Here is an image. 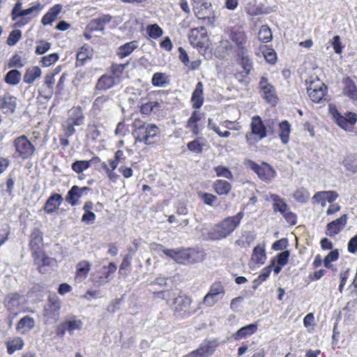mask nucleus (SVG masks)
I'll return each mask as SVG.
<instances>
[{
	"mask_svg": "<svg viewBox=\"0 0 357 357\" xmlns=\"http://www.w3.org/2000/svg\"><path fill=\"white\" fill-rule=\"evenodd\" d=\"M91 166V161L89 160H76L72 165V169L76 173H82Z\"/></svg>",
	"mask_w": 357,
	"mask_h": 357,
	"instance_id": "obj_48",
	"label": "nucleus"
},
{
	"mask_svg": "<svg viewBox=\"0 0 357 357\" xmlns=\"http://www.w3.org/2000/svg\"><path fill=\"white\" fill-rule=\"evenodd\" d=\"M238 56L240 59V63L245 75H248L252 69V61L248 54V50L238 52Z\"/></svg>",
	"mask_w": 357,
	"mask_h": 357,
	"instance_id": "obj_31",
	"label": "nucleus"
},
{
	"mask_svg": "<svg viewBox=\"0 0 357 357\" xmlns=\"http://www.w3.org/2000/svg\"><path fill=\"white\" fill-rule=\"evenodd\" d=\"M230 38L238 48V52L247 50L245 45L247 42L245 33L240 29L234 30L230 34Z\"/></svg>",
	"mask_w": 357,
	"mask_h": 357,
	"instance_id": "obj_22",
	"label": "nucleus"
},
{
	"mask_svg": "<svg viewBox=\"0 0 357 357\" xmlns=\"http://www.w3.org/2000/svg\"><path fill=\"white\" fill-rule=\"evenodd\" d=\"M85 116L81 107H73L68 112V118L62 123V129L67 138L72 137L76 132L75 126H81L84 123Z\"/></svg>",
	"mask_w": 357,
	"mask_h": 357,
	"instance_id": "obj_2",
	"label": "nucleus"
},
{
	"mask_svg": "<svg viewBox=\"0 0 357 357\" xmlns=\"http://www.w3.org/2000/svg\"><path fill=\"white\" fill-rule=\"evenodd\" d=\"M199 196L203 202L210 206H212L214 202L218 199L217 197L208 192H199Z\"/></svg>",
	"mask_w": 357,
	"mask_h": 357,
	"instance_id": "obj_56",
	"label": "nucleus"
},
{
	"mask_svg": "<svg viewBox=\"0 0 357 357\" xmlns=\"http://www.w3.org/2000/svg\"><path fill=\"white\" fill-rule=\"evenodd\" d=\"M293 197L300 203H305L308 201L309 193L303 188L298 189L293 194Z\"/></svg>",
	"mask_w": 357,
	"mask_h": 357,
	"instance_id": "obj_51",
	"label": "nucleus"
},
{
	"mask_svg": "<svg viewBox=\"0 0 357 357\" xmlns=\"http://www.w3.org/2000/svg\"><path fill=\"white\" fill-rule=\"evenodd\" d=\"M225 292V289L222 283L215 282L211 285L208 292L204 297L203 302L206 305L212 307L224 296Z\"/></svg>",
	"mask_w": 357,
	"mask_h": 357,
	"instance_id": "obj_9",
	"label": "nucleus"
},
{
	"mask_svg": "<svg viewBox=\"0 0 357 357\" xmlns=\"http://www.w3.org/2000/svg\"><path fill=\"white\" fill-rule=\"evenodd\" d=\"M213 188L219 195H227L231 189V185L225 180H216L213 183Z\"/></svg>",
	"mask_w": 357,
	"mask_h": 357,
	"instance_id": "obj_35",
	"label": "nucleus"
},
{
	"mask_svg": "<svg viewBox=\"0 0 357 357\" xmlns=\"http://www.w3.org/2000/svg\"><path fill=\"white\" fill-rule=\"evenodd\" d=\"M266 259L265 249L259 246H256L253 249L251 260L255 264H263Z\"/></svg>",
	"mask_w": 357,
	"mask_h": 357,
	"instance_id": "obj_40",
	"label": "nucleus"
},
{
	"mask_svg": "<svg viewBox=\"0 0 357 357\" xmlns=\"http://www.w3.org/2000/svg\"><path fill=\"white\" fill-rule=\"evenodd\" d=\"M244 217V212L241 211L236 215L229 216L217 224L212 231L209 233L210 238L221 240L230 235L240 225Z\"/></svg>",
	"mask_w": 357,
	"mask_h": 357,
	"instance_id": "obj_1",
	"label": "nucleus"
},
{
	"mask_svg": "<svg viewBox=\"0 0 357 357\" xmlns=\"http://www.w3.org/2000/svg\"><path fill=\"white\" fill-rule=\"evenodd\" d=\"M90 190L91 188L86 186L79 188L77 185H73L67 192L66 201L72 206H76L78 204V199Z\"/></svg>",
	"mask_w": 357,
	"mask_h": 357,
	"instance_id": "obj_15",
	"label": "nucleus"
},
{
	"mask_svg": "<svg viewBox=\"0 0 357 357\" xmlns=\"http://www.w3.org/2000/svg\"><path fill=\"white\" fill-rule=\"evenodd\" d=\"M258 324L257 322L248 324L239 328L234 335L233 337L236 340L247 338L251 336L257 331Z\"/></svg>",
	"mask_w": 357,
	"mask_h": 357,
	"instance_id": "obj_23",
	"label": "nucleus"
},
{
	"mask_svg": "<svg viewBox=\"0 0 357 357\" xmlns=\"http://www.w3.org/2000/svg\"><path fill=\"white\" fill-rule=\"evenodd\" d=\"M175 261L178 264H185L196 262L194 255L196 252L194 250L178 248Z\"/></svg>",
	"mask_w": 357,
	"mask_h": 357,
	"instance_id": "obj_18",
	"label": "nucleus"
},
{
	"mask_svg": "<svg viewBox=\"0 0 357 357\" xmlns=\"http://www.w3.org/2000/svg\"><path fill=\"white\" fill-rule=\"evenodd\" d=\"M343 83L344 84V94L350 99L354 100H357V86L354 82L350 77H347L344 79Z\"/></svg>",
	"mask_w": 357,
	"mask_h": 357,
	"instance_id": "obj_26",
	"label": "nucleus"
},
{
	"mask_svg": "<svg viewBox=\"0 0 357 357\" xmlns=\"http://www.w3.org/2000/svg\"><path fill=\"white\" fill-rule=\"evenodd\" d=\"M91 264L89 261L82 260L76 265L75 280L82 282L85 280L91 270Z\"/></svg>",
	"mask_w": 357,
	"mask_h": 357,
	"instance_id": "obj_24",
	"label": "nucleus"
},
{
	"mask_svg": "<svg viewBox=\"0 0 357 357\" xmlns=\"http://www.w3.org/2000/svg\"><path fill=\"white\" fill-rule=\"evenodd\" d=\"M259 93L265 101L271 106H275L278 102V96L275 88L264 76L261 77L259 83Z\"/></svg>",
	"mask_w": 357,
	"mask_h": 357,
	"instance_id": "obj_6",
	"label": "nucleus"
},
{
	"mask_svg": "<svg viewBox=\"0 0 357 357\" xmlns=\"http://www.w3.org/2000/svg\"><path fill=\"white\" fill-rule=\"evenodd\" d=\"M61 302L56 294L50 295L44 309V315L50 319L57 320L59 317Z\"/></svg>",
	"mask_w": 357,
	"mask_h": 357,
	"instance_id": "obj_11",
	"label": "nucleus"
},
{
	"mask_svg": "<svg viewBox=\"0 0 357 357\" xmlns=\"http://www.w3.org/2000/svg\"><path fill=\"white\" fill-rule=\"evenodd\" d=\"M347 170L353 173L357 172V160L354 155H347L342 162Z\"/></svg>",
	"mask_w": 357,
	"mask_h": 357,
	"instance_id": "obj_46",
	"label": "nucleus"
},
{
	"mask_svg": "<svg viewBox=\"0 0 357 357\" xmlns=\"http://www.w3.org/2000/svg\"><path fill=\"white\" fill-rule=\"evenodd\" d=\"M218 345L215 340H204L198 349L189 354L188 357H208L214 353Z\"/></svg>",
	"mask_w": 357,
	"mask_h": 357,
	"instance_id": "obj_12",
	"label": "nucleus"
},
{
	"mask_svg": "<svg viewBox=\"0 0 357 357\" xmlns=\"http://www.w3.org/2000/svg\"><path fill=\"white\" fill-rule=\"evenodd\" d=\"M347 219V215L344 214L339 218L328 223L326 230V236L332 237L338 234L345 227Z\"/></svg>",
	"mask_w": 357,
	"mask_h": 357,
	"instance_id": "obj_14",
	"label": "nucleus"
},
{
	"mask_svg": "<svg viewBox=\"0 0 357 357\" xmlns=\"http://www.w3.org/2000/svg\"><path fill=\"white\" fill-rule=\"evenodd\" d=\"M214 171L216 174V176L218 177H223L227 179L233 178V174L231 172L227 167L218 165L214 167Z\"/></svg>",
	"mask_w": 357,
	"mask_h": 357,
	"instance_id": "obj_49",
	"label": "nucleus"
},
{
	"mask_svg": "<svg viewBox=\"0 0 357 357\" xmlns=\"http://www.w3.org/2000/svg\"><path fill=\"white\" fill-rule=\"evenodd\" d=\"M22 38V31L20 29L13 30L7 38V44L9 46L15 45Z\"/></svg>",
	"mask_w": 357,
	"mask_h": 357,
	"instance_id": "obj_50",
	"label": "nucleus"
},
{
	"mask_svg": "<svg viewBox=\"0 0 357 357\" xmlns=\"http://www.w3.org/2000/svg\"><path fill=\"white\" fill-rule=\"evenodd\" d=\"M187 147L188 150L195 153H202L203 151V144L197 140H193L188 143Z\"/></svg>",
	"mask_w": 357,
	"mask_h": 357,
	"instance_id": "obj_57",
	"label": "nucleus"
},
{
	"mask_svg": "<svg viewBox=\"0 0 357 357\" xmlns=\"http://www.w3.org/2000/svg\"><path fill=\"white\" fill-rule=\"evenodd\" d=\"M114 262H110L108 266H103L91 276L93 284L97 287L103 286L110 280V275L116 271Z\"/></svg>",
	"mask_w": 357,
	"mask_h": 357,
	"instance_id": "obj_8",
	"label": "nucleus"
},
{
	"mask_svg": "<svg viewBox=\"0 0 357 357\" xmlns=\"http://www.w3.org/2000/svg\"><path fill=\"white\" fill-rule=\"evenodd\" d=\"M192 301L190 298L181 293L174 298L172 308L176 313H180L183 317H188L190 314V308Z\"/></svg>",
	"mask_w": 357,
	"mask_h": 357,
	"instance_id": "obj_10",
	"label": "nucleus"
},
{
	"mask_svg": "<svg viewBox=\"0 0 357 357\" xmlns=\"http://www.w3.org/2000/svg\"><path fill=\"white\" fill-rule=\"evenodd\" d=\"M63 199L61 194L53 193L47 199L43 209L48 213L51 214L59 209V206L63 202Z\"/></svg>",
	"mask_w": 357,
	"mask_h": 357,
	"instance_id": "obj_17",
	"label": "nucleus"
},
{
	"mask_svg": "<svg viewBox=\"0 0 357 357\" xmlns=\"http://www.w3.org/2000/svg\"><path fill=\"white\" fill-rule=\"evenodd\" d=\"M181 291L179 290H165L155 293L156 296L159 298L166 301L167 304L172 307L173 305L174 298H176Z\"/></svg>",
	"mask_w": 357,
	"mask_h": 357,
	"instance_id": "obj_30",
	"label": "nucleus"
},
{
	"mask_svg": "<svg viewBox=\"0 0 357 357\" xmlns=\"http://www.w3.org/2000/svg\"><path fill=\"white\" fill-rule=\"evenodd\" d=\"M21 296L17 293H11L7 295L4 300V305L9 311L14 310L20 304Z\"/></svg>",
	"mask_w": 357,
	"mask_h": 357,
	"instance_id": "obj_37",
	"label": "nucleus"
},
{
	"mask_svg": "<svg viewBox=\"0 0 357 357\" xmlns=\"http://www.w3.org/2000/svg\"><path fill=\"white\" fill-rule=\"evenodd\" d=\"M208 126L213 130H214L220 137H228L230 135V132L228 130H225V132H221L220 128L217 126L215 124L213 123V121L211 119H208Z\"/></svg>",
	"mask_w": 357,
	"mask_h": 357,
	"instance_id": "obj_60",
	"label": "nucleus"
},
{
	"mask_svg": "<svg viewBox=\"0 0 357 357\" xmlns=\"http://www.w3.org/2000/svg\"><path fill=\"white\" fill-rule=\"evenodd\" d=\"M13 146L18 157L22 160L31 158L36 152L35 146L24 135L14 139Z\"/></svg>",
	"mask_w": 357,
	"mask_h": 357,
	"instance_id": "obj_3",
	"label": "nucleus"
},
{
	"mask_svg": "<svg viewBox=\"0 0 357 357\" xmlns=\"http://www.w3.org/2000/svg\"><path fill=\"white\" fill-rule=\"evenodd\" d=\"M288 240L286 238H282L280 240L276 241L273 243L272 245V248L274 250H282L287 248L288 246Z\"/></svg>",
	"mask_w": 357,
	"mask_h": 357,
	"instance_id": "obj_63",
	"label": "nucleus"
},
{
	"mask_svg": "<svg viewBox=\"0 0 357 357\" xmlns=\"http://www.w3.org/2000/svg\"><path fill=\"white\" fill-rule=\"evenodd\" d=\"M160 103L157 101H149L144 103L140 107V112L145 115H149L151 112H157L160 109Z\"/></svg>",
	"mask_w": 357,
	"mask_h": 357,
	"instance_id": "obj_39",
	"label": "nucleus"
},
{
	"mask_svg": "<svg viewBox=\"0 0 357 357\" xmlns=\"http://www.w3.org/2000/svg\"><path fill=\"white\" fill-rule=\"evenodd\" d=\"M279 137L284 144H287L289 142V134L291 132V125L290 123L284 120L279 123Z\"/></svg>",
	"mask_w": 357,
	"mask_h": 357,
	"instance_id": "obj_36",
	"label": "nucleus"
},
{
	"mask_svg": "<svg viewBox=\"0 0 357 357\" xmlns=\"http://www.w3.org/2000/svg\"><path fill=\"white\" fill-rule=\"evenodd\" d=\"M252 132L261 139L267 136V128L259 116H255L251 122Z\"/></svg>",
	"mask_w": 357,
	"mask_h": 357,
	"instance_id": "obj_19",
	"label": "nucleus"
},
{
	"mask_svg": "<svg viewBox=\"0 0 357 357\" xmlns=\"http://www.w3.org/2000/svg\"><path fill=\"white\" fill-rule=\"evenodd\" d=\"M339 257V252L338 250L335 249L331 251L324 259V266L327 268H331V263L333 261H335L337 260Z\"/></svg>",
	"mask_w": 357,
	"mask_h": 357,
	"instance_id": "obj_52",
	"label": "nucleus"
},
{
	"mask_svg": "<svg viewBox=\"0 0 357 357\" xmlns=\"http://www.w3.org/2000/svg\"><path fill=\"white\" fill-rule=\"evenodd\" d=\"M21 77V73L18 70L13 69L6 73L4 77V81L6 83L11 86H15L20 83Z\"/></svg>",
	"mask_w": 357,
	"mask_h": 357,
	"instance_id": "obj_38",
	"label": "nucleus"
},
{
	"mask_svg": "<svg viewBox=\"0 0 357 357\" xmlns=\"http://www.w3.org/2000/svg\"><path fill=\"white\" fill-rule=\"evenodd\" d=\"M35 53L40 55L46 53L51 48V43L43 40L37 42Z\"/></svg>",
	"mask_w": 357,
	"mask_h": 357,
	"instance_id": "obj_53",
	"label": "nucleus"
},
{
	"mask_svg": "<svg viewBox=\"0 0 357 357\" xmlns=\"http://www.w3.org/2000/svg\"><path fill=\"white\" fill-rule=\"evenodd\" d=\"M290 256L289 250H284L282 252H280L275 259V263L280 264V266H284L288 262L289 258Z\"/></svg>",
	"mask_w": 357,
	"mask_h": 357,
	"instance_id": "obj_58",
	"label": "nucleus"
},
{
	"mask_svg": "<svg viewBox=\"0 0 357 357\" xmlns=\"http://www.w3.org/2000/svg\"><path fill=\"white\" fill-rule=\"evenodd\" d=\"M258 38L263 43H268L272 40V32L268 25H262L258 33Z\"/></svg>",
	"mask_w": 357,
	"mask_h": 357,
	"instance_id": "obj_45",
	"label": "nucleus"
},
{
	"mask_svg": "<svg viewBox=\"0 0 357 357\" xmlns=\"http://www.w3.org/2000/svg\"><path fill=\"white\" fill-rule=\"evenodd\" d=\"M43 245V234L38 228H34L30 235L29 245L33 256L39 257L41 255Z\"/></svg>",
	"mask_w": 357,
	"mask_h": 357,
	"instance_id": "obj_13",
	"label": "nucleus"
},
{
	"mask_svg": "<svg viewBox=\"0 0 357 357\" xmlns=\"http://www.w3.org/2000/svg\"><path fill=\"white\" fill-rule=\"evenodd\" d=\"M146 33L151 38L157 39L163 34V31L157 24H153L147 26Z\"/></svg>",
	"mask_w": 357,
	"mask_h": 357,
	"instance_id": "obj_47",
	"label": "nucleus"
},
{
	"mask_svg": "<svg viewBox=\"0 0 357 357\" xmlns=\"http://www.w3.org/2000/svg\"><path fill=\"white\" fill-rule=\"evenodd\" d=\"M250 168L255 172L258 177L263 181L271 182L276 176V172L269 164L262 162L258 165L253 161L249 160Z\"/></svg>",
	"mask_w": 357,
	"mask_h": 357,
	"instance_id": "obj_5",
	"label": "nucleus"
},
{
	"mask_svg": "<svg viewBox=\"0 0 357 357\" xmlns=\"http://www.w3.org/2000/svg\"><path fill=\"white\" fill-rule=\"evenodd\" d=\"M109 100L108 96H102L97 97L93 103V108L95 110H101L105 104Z\"/></svg>",
	"mask_w": 357,
	"mask_h": 357,
	"instance_id": "obj_59",
	"label": "nucleus"
},
{
	"mask_svg": "<svg viewBox=\"0 0 357 357\" xmlns=\"http://www.w3.org/2000/svg\"><path fill=\"white\" fill-rule=\"evenodd\" d=\"M89 27L91 31H98L102 32L105 29L104 25L98 17L93 19L89 23Z\"/></svg>",
	"mask_w": 357,
	"mask_h": 357,
	"instance_id": "obj_64",
	"label": "nucleus"
},
{
	"mask_svg": "<svg viewBox=\"0 0 357 357\" xmlns=\"http://www.w3.org/2000/svg\"><path fill=\"white\" fill-rule=\"evenodd\" d=\"M114 85L113 77L108 75H102L98 80L95 86L96 91H105L112 88Z\"/></svg>",
	"mask_w": 357,
	"mask_h": 357,
	"instance_id": "obj_29",
	"label": "nucleus"
},
{
	"mask_svg": "<svg viewBox=\"0 0 357 357\" xmlns=\"http://www.w3.org/2000/svg\"><path fill=\"white\" fill-rule=\"evenodd\" d=\"M16 106L17 102L15 97L9 93L0 96V109H1L5 114L14 113Z\"/></svg>",
	"mask_w": 357,
	"mask_h": 357,
	"instance_id": "obj_16",
	"label": "nucleus"
},
{
	"mask_svg": "<svg viewBox=\"0 0 357 357\" xmlns=\"http://www.w3.org/2000/svg\"><path fill=\"white\" fill-rule=\"evenodd\" d=\"M35 258V261L38 264H41V266H40V271H42V268L45 266H48L50 264L52 259L49 257L45 256L43 252H41V255L39 257L33 256Z\"/></svg>",
	"mask_w": 357,
	"mask_h": 357,
	"instance_id": "obj_61",
	"label": "nucleus"
},
{
	"mask_svg": "<svg viewBox=\"0 0 357 357\" xmlns=\"http://www.w3.org/2000/svg\"><path fill=\"white\" fill-rule=\"evenodd\" d=\"M160 128L153 123H143L135 130V141L144 142L146 145L151 144L153 139L160 134Z\"/></svg>",
	"mask_w": 357,
	"mask_h": 357,
	"instance_id": "obj_4",
	"label": "nucleus"
},
{
	"mask_svg": "<svg viewBox=\"0 0 357 357\" xmlns=\"http://www.w3.org/2000/svg\"><path fill=\"white\" fill-rule=\"evenodd\" d=\"M169 82V76L164 73H155L152 76L151 84L155 87H165Z\"/></svg>",
	"mask_w": 357,
	"mask_h": 357,
	"instance_id": "obj_32",
	"label": "nucleus"
},
{
	"mask_svg": "<svg viewBox=\"0 0 357 357\" xmlns=\"http://www.w3.org/2000/svg\"><path fill=\"white\" fill-rule=\"evenodd\" d=\"M269 200L273 202V209L275 212L278 211L282 215L289 208L285 201L278 195L271 194Z\"/></svg>",
	"mask_w": 357,
	"mask_h": 357,
	"instance_id": "obj_27",
	"label": "nucleus"
},
{
	"mask_svg": "<svg viewBox=\"0 0 357 357\" xmlns=\"http://www.w3.org/2000/svg\"><path fill=\"white\" fill-rule=\"evenodd\" d=\"M286 221L291 225H294L297 222L296 215L289 210V208L282 214Z\"/></svg>",
	"mask_w": 357,
	"mask_h": 357,
	"instance_id": "obj_62",
	"label": "nucleus"
},
{
	"mask_svg": "<svg viewBox=\"0 0 357 357\" xmlns=\"http://www.w3.org/2000/svg\"><path fill=\"white\" fill-rule=\"evenodd\" d=\"M62 6L56 4L52 7L47 13L43 17L41 22L44 26L52 25V22L56 20L57 15L61 12Z\"/></svg>",
	"mask_w": 357,
	"mask_h": 357,
	"instance_id": "obj_25",
	"label": "nucleus"
},
{
	"mask_svg": "<svg viewBox=\"0 0 357 357\" xmlns=\"http://www.w3.org/2000/svg\"><path fill=\"white\" fill-rule=\"evenodd\" d=\"M193 1V10L199 17H203V10L207 9L211 4L206 0H192Z\"/></svg>",
	"mask_w": 357,
	"mask_h": 357,
	"instance_id": "obj_44",
	"label": "nucleus"
},
{
	"mask_svg": "<svg viewBox=\"0 0 357 357\" xmlns=\"http://www.w3.org/2000/svg\"><path fill=\"white\" fill-rule=\"evenodd\" d=\"M200 119L199 115L197 112H193L191 114V116L189 118L187 122V127L190 128L193 127L192 132L195 134L198 132V126L197 124V121Z\"/></svg>",
	"mask_w": 357,
	"mask_h": 357,
	"instance_id": "obj_55",
	"label": "nucleus"
},
{
	"mask_svg": "<svg viewBox=\"0 0 357 357\" xmlns=\"http://www.w3.org/2000/svg\"><path fill=\"white\" fill-rule=\"evenodd\" d=\"M7 351L9 354H13L15 351L21 350L24 347V341L21 337H17L6 343Z\"/></svg>",
	"mask_w": 357,
	"mask_h": 357,
	"instance_id": "obj_43",
	"label": "nucleus"
},
{
	"mask_svg": "<svg viewBox=\"0 0 357 357\" xmlns=\"http://www.w3.org/2000/svg\"><path fill=\"white\" fill-rule=\"evenodd\" d=\"M59 59L58 53H52L47 56H45L41 59L40 62L43 66L47 67L56 63Z\"/></svg>",
	"mask_w": 357,
	"mask_h": 357,
	"instance_id": "obj_54",
	"label": "nucleus"
},
{
	"mask_svg": "<svg viewBox=\"0 0 357 357\" xmlns=\"http://www.w3.org/2000/svg\"><path fill=\"white\" fill-rule=\"evenodd\" d=\"M35 326V320L33 317L29 316H24L21 318L18 321L16 329L21 331L22 333H25L33 328Z\"/></svg>",
	"mask_w": 357,
	"mask_h": 357,
	"instance_id": "obj_28",
	"label": "nucleus"
},
{
	"mask_svg": "<svg viewBox=\"0 0 357 357\" xmlns=\"http://www.w3.org/2000/svg\"><path fill=\"white\" fill-rule=\"evenodd\" d=\"M42 71L38 66L28 68L24 75V82L26 84H32L37 78L41 76Z\"/></svg>",
	"mask_w": 357,
	"mask_h": 357,
	"instance_id": "obj_34",
	"label": "nucleus"
},
{
	"mask_svg": "<svg viewBox=\"0 0 357 357\" xmlns=\"http://www.w3.org/2000/svg\"><path fill=\"white\" fill-rule=\"evenodd\" d=\"M331 112L335 121L340 127L347 132H351L353 130V126L357 121V115L355 113L347 112L343 115L336 109H334V110L331 109Z\"/></svg>",
	"mask_w": 357,
	"mask_h": 357,
	"instance_id": "obj_7",
	"label": "nucleus"
},
{
	"mask_svg": "<svg viewBox=\"0 0 357 357\" xmlns=\"http://www.w3.org/2000/svg\"><path fill=\"white\" fill-rule=\"evenodd\" d=\"M338 197V194L335 191H321L316 192L312 199H317L318 201L324 199L328 202L331 203L335 201Z\"/></svg>",
	"mask_w": 357,
	"mask_h": 357,
	"instance_id": "obj_42",
	"label": "nucleus"
},
{
	"mask_svg": "<svg viewBox=\"0 0 357 357\" xmlns=\"http://www.w3.org/2000/svg\"><path fill=\"white\" fill-rule=\"evenodd\" d=\"M191 102L192 104V107L195 109H199L204 102V85L202 82H199L194 89L192 97Z\"/></svg>",
	"mask_w": 357,
	"mask_h": 357,
	"instance_id": "obj_20",
	"label": "nucleus"
},
{
	"mask_svg": "<svg viewBox=\"0 0 357 357\" xmlns=\"http://www.w3.org/2000/svg\"><path fill=\"white\" fill-rule=\"evenodd\" d=\"M64 328L67 331L72 334L74 331H79L82 328L83 323L80 319L75 318L69 319L63 321Z\"/></svg>",
	"mask_w": 357,
	"mask_h": 357,
	"instance_id": "obj_41",
	"label": "nucleus"
},
{
	"mask_svg": "<svg viewBox=\"0 0 357 357\" xmlns=\"http://www.w3.org/2000/svg\"><path fill=\"white\" fill-rule=\"evenodd\" d=\"M137 48V45L135 40L126 43L118 48L117 55L121 59L125 58L132 54Z\"/></svg>",
	"mask_w": 357,
	"mask_h": 357,
	"instance_id": "obj_33",
	"label": "nucleus"
},
{
	"mask_svg": "<svg viewBox=\"0 0 357 357\" xmlns=\"http://www.w3.org/2000/svg\"><path fill=\"white\" fill-rule=\"evenodd\" d=\"M326 86L321 83L319 86H312V85L307 89V93L310 99L317 103H320L325 96Z\"/></svg>",
	"mask_w": 357,
	"mask_h": 357,
	"instance_id": "obj_21",
	"label": "nucleus"
}]
</instances>
